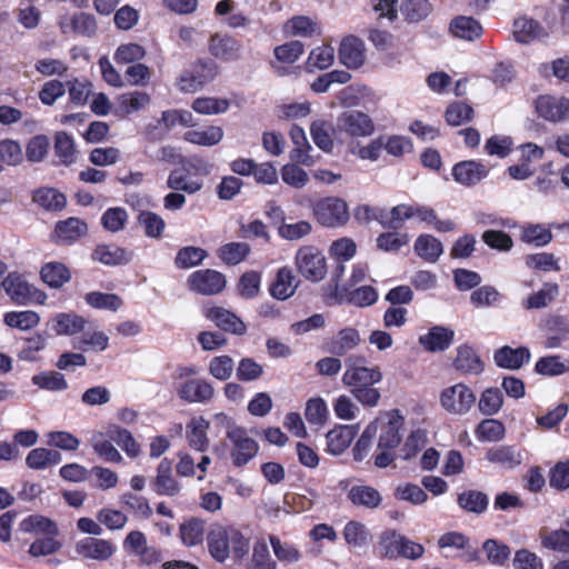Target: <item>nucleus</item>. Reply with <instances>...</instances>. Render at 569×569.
<instances>
[{
	"instance_id": "864d4df0",
	"label": "nucleus",
	"mask_w": 569,
	"mask_h": 569,
	"mask_svg": "<svg viewBox=\"0 0 569 569\" xmlns=\"http://www.w3.org/2000/svg\"><path fill=\"white\" fill-rule=\"evenodd\" d=\"M167 187L173 191H183L189 194L196 193L202 188V183L191 180L182 169L172 170L167 179Z\"/></svg>"
},
{
	"instance_id": "f8f14e48",
	"label": "nucleus",
	"mask_w": 569,
	"mask_h": 569,
	"mask_svg": "<svg viewBox=\"0 0 569 569\" xmlns=\"http://www.w3.org/2000/svg\"><path fill=\"white\" fill-rule=\"evenodd\" d=\"M511 33L515 41L521 44H530L548 37L547 29L538 20L527 14L515 18Z\"/></svg>"
},
{
	"instance_id": "9d476101",
	"label": "nucleus",
	"mask_w": 569,
	"mask_h": 569,
	"mask_svg": "<svg viewBox=\"0 0 569 569\" xmlns=\"http://www.w3.org/2000/svg\"><path fill=\"white\" fill-rule=\"evenodd\" d=\"M188 287L191 291L203 295L212 296L218 295L226 287L224 276L212 269L198 270L192 272L187 280Z\"/></svg>"
},
{
	"instance_id": "58836bf2",
	"label": "nucleus",
	"mask_w": 569,
	"mask_h": 569,
	"mask_svg": "<svg viewBox=\"0 0 569 569\" xmlns=\"http://www.w3.org/2000/svg\"><path fill=\"white\" fill-rule=\"evenodd\" d=\"M450 31L456 38L472 41L481 36L482 27L476 19L460 16L450 22Z\"/></svg>"
},
{
	"instance_id": "0eeeda50",
	"label": "nucleus",
	"mask_w": 569,
	"mask_h": 569,
	"mask_svg": "<svg viewBox=\"0 0 569 569\" xmlns=\"http://www.w3.org/2000/svg\"><path fill=\"white\" fill-rule=\"evenodd\" d=\"M373 130V121L367 113L361 111H345L337 118V131L350 137H369L372 134Z\"/></svg>"
},
{
	"instance_id": "6e6d98bb",
	"label": "nucleus",
	"mask_w": 569,
	"mask_h": 569,
	"mask_svg": "<svg viewBox=\"0 0 569 569\" xmlns=\"http://www.w3.org/2000/svg\"><path fill=\"white\" fill-rule=\"evenodd\" d=\"M503 396L498 388H487L480 395L478 408L485 416H493L500 411Z\"/></svg>"
},
{
	"instance_id": "39448f33",
	"label": "nucleus",
	"mask_w": 569,
	"mask_h": 569,
	"mask_svg": "<svg viewBox=\"0 0 569 569\" xmlns=\"http://www.w3.org/2000/svg\"><path fill=\"white\" fill-rule=\"evenodd\" d=\"M296 266L299 273L307 280L318 282L327 274L326 258L315 247H302L297 251Z\"/></svg>"
},
{
	"instance_id": "f257e3e1",
	"label": "nucleus",
	"mask_w": 569,
	"mask_h": 569,
	"mask_svg": "<svg viewBox=\"0 0 569 569\" xmlns=\"http://www.w3.org/2000/svg\"><path fill=\"white\" fill-rule=\"evenodd\" d=\"M381 368L377 365H368L360 357L346 359V370L342 375V383L350 388V393L366 407H377L381 395L375 388L382 381Z\"/></svg>"
},
{
	"instance_id": "de8ad7c7",
	"label": "nucleus",
	"mask_w": 569,
	"mask_h": 569,
	"mask_svg": "<svg viewBox=\"0 0 569 569\" xmlns=\"http://www.w3.org/2000/svg\"><path fill=\"white\" fill-rule=\"evenodd\" d=\"M48 345V335L36 332L24 340L22 348L18 352V358L22 361L33 362L39 360L38 353L46 349Z\"/></svg>"
},
{
	"instance_id": "603ef678",
	"label": "nucleus",
	"mask_w": 569,
	"mask_h": 569,
	"mask_svg": "<svg viewBox=\"0 0 569 569\" xmlns=\"http://www.w3.org/2000/svg\"><path fill=\"white\" fill-rule=\"evenodd\" d=\"M31 381L40 389L48 391H63L68 389L64 376L58 371H42L32 376Z\"/></svg>"
},
{
	"instance_id": "680f3d73",
	"label": "nucleus",
	"mask_w": 569,
	"mask_h": 569,
	"mask_svg": "<svg viewBox=\"0 0 569 569\" xmlns=\"http://www.w3.org/2000/svg\"><path fill=\"white\" fill-rule=\"evenodd\" d=\"M317 22L306 16L293 17L284 24V31L293 37H310L317 31Z\"/></svg>"
},
{
	"instance_id": "bb28decb",
	"label": "nucleus",
	"mask_w": 569,
	"mask_h": 569,
	"mask_svg": "<svg viewBox=\"0 0 569 569\" xmlns=\"http://www.w3.org/2000/svg\"><path fill=\"white\" fill-rule=\"evenodd\" d=\"M356 435V426H339L330 430L326 436L327 451L333 456L341 455L351 445Z\"/></svg>"
},
{
	"instance_id": "cd10ccee",
	"label": "nucleus",
	"mask_w": 569,
	"mask_h": 569,
	"mask_svg": "<svg viewBox=\"0 0 569 569\" xmlns=\"http://www.w3.org/2000/svg\"><path fill=\"white\" fill-rule=\"evenodd\" d=\"M297 287L298 281L293 272L289 268L283 267L278 270L269 291L277 300H287L295 295Z\"/></svg>"
},
{
	"instance_id": "412c9836",
	"label": "nucleus",
	"mask_w": 569,
	"mask_h": 569,
	"mask_svg": "<svg viewBox=\"0 0 569 569\" xmlns=\"http://www.w3.org/2000/svg\"><path fill=\"white\" fill-rule=\"evenodd\" d=\"M531 353L527 347L511 348L503 346L495 351V363L503 369L517 370L530 361Z\"/></svg>"
},
{
	"instance_id": "37998d69",
	"label": "nucleus",
	"mask_w": 569,
	"mask_h": 569,
	"mask_svg": "<svg viewBox=\"0 0 569 569\" xmlns=\"http://www.w3.org/2000/svg\"><path fill=\"white\" fill-rule=\"evenodd\" d=\"M539 538L543 548L562 553H569L568 530H548L547 528H541L539 531Z\"/></svg>"
},
{
	"instance_id": "052dcab7",
	"label": "nucleus",
	"mask_w": 569,
	"mask_h": 569,
	"mask_svg": "<svg viewBox=\"0 0 569 569\" xmlns=\"http://www.w3.org/2000/svg\"><path fill=\"white\" fill-rule=\"evenodd\" d=\"M559 293V287L556 283H545L536 293L530 295L523 306L527 309H539L547 307Z\"/></svg>"
},
{
	"instance_id": "69168bd1",
	"label": "nucleus",
	"mask_w": 569,
	"mask_h": 569,
	"mask_svg": "<svg viewBox=\"0 0 569 569\" xmlns=\"http://www.w3.org/2000/svg\"><path fill=\"white\" fill-rule=\"evenodd\" d=\"M335 60V49L329 44H322L311 50L308 60L307 68L311 71L313 69H327Z\"/></svg>"
},
{
	"instance_id": "7c9ffc66",
	"label": "nucleus",
	"mask_w": 569,
	"mask_h": 569,
	"mask_svg": "<svg viewBox=\"0 0 569 569\" xmlns=\"http://www.w3.org/2000/svg\"><path fill=\"white\" fill-rule=\"evenodd\" d=\"M486 459L505 469H513L522 462V455L511 446H498L487 450Z\"/></svg>"
},
{
	"instance_id": "6ab92c4d",
	"label": "nucleus",
	"mask_w": 569,
	"mask_h": 569,
	"mask_svg": "<svg viewBox=\"0 0 569 569\" xmlns=\"http://www.w3.org/2000/svg\"><path fill=\"white\" fill-rule=\"evenodd\" d=\"M203 315L227 332L243 335L247 330L244 322L239 317L222 307H208L203 310Z\"/></svg>"
},
{
	"instance_id": "1a4fd4ad",
	"label": "nucleus",
	"mask_w": 569,
	"mask_h": 569,
	"mask_svg": "<svg viewBox=\"0 0 569 569\" xmlns=\"http://www.w3.org/2000/svg\"><path fill=\"white\" fill-rule=\"evenodd\" d=\"M538 116L557 123L569 120V99L562 96H539L535 101Z\"/></svg>"
},
{
	"instance_id": "9b49d317",
	"label": "nucleus",
	"mask_w": 569,
	"mask_h": 569,
	"mask_svg": "<svg viewBox=\"0 0 569 569\" xmlns=\"http://www.w3.org/2000/svg\"><path fill=\"white\" fill-rule=\"evenodd\" d=\"M208 50L216 59L231 62L241 58L242 46L234 37L216 32L209 38Z\"/></svg>"
},
{
	"instance_id": "c9c22d12",
	"label": "nucleus",
	"mask_w": 569,
	"mask_h": 569,
	"mask_svg": "<svg viewBox=\"0 0 569 569\" xmlns=\"http://www.w3.org/2000/svg\"><path fill=\"white\" fill-rule=\"evenodd\" d=\"M208 547L212 558L223 562L231 552L228 529L220 527L211 530L208 536Z\"/></svg>"
},
{
	"instance_id": "4d7b16f0",
	"label": "nucleus",
	"mask_w": 569,
	"mask_h": 569,
	"mask_svg": "<svg viewBox=\"0 0 569 569\" xmlns=\"http://www.w3.org/2000/svg\"><path fill=\"white\" fill-rule=\"evenodd\" d=\"M91 446L94 452L104 461L114 463L122 461V456L120 452L102 432L93 435L91 439Z\"/></svg>"
},
{
	"instance_id": "09e8293b",
	"label": "nucleus",
	"mask_w": 569,
	"mask_h": 569,
	"mask_svg": "<svg viewBox=\"0 0 569 569\" xmlns=\"http://www.w3.org/2000/svg\"><path fill=\"white\" fill-rule=\"evenodd\" d=\"M191 108L197 113L204 116L220 114L228 111L230 101L226 98L200 97L193 100Z\"/></svg>"
},
{
	"instance_id": "4c0bfd02",
	"label": "nucleus",
	"mask_w": 569,
	"mask_h": 569,
	"mask_svg": "<svg viewBox=\"0 0 569 569\" xmlns=\"http://www.w3.org/2000/svg\"><path fill=\"white\" fill-rule=\"evenodd\" d=\"M413 218L419 222L431 226L438 232H450L456 229L453 221L439 219L436 211L425 204L415 203Z\"/></svg>"
},
{
	"instance_id": "3c124183",
	"label": "nucleus",
	"mask_w": 569,
	"mask_h": 569,
	"mask_svg": "<svg viewBox=\"0 0 569 569\" xmlns=\"http://www.w3.org/2000/svg\"><path fill=\"white\" fill-rule=\"evenodd\" d=\"M209 428V421L204 418H194L188 425L189 435L188 440L192 448L198 451H204L208 447L209 440L207 437V430Z\"/></svg>"
},
{
	"instance_id": "338daca9",
	"label": "nucleus",
	"mask_w": 569,
	"mask_h": 569,
	"mask_svg": "<svg viewBox=\"0 0 569 569\" xmlns=\"http://www.w3.org/2000/svg\"><path fill=\"white\" fill-rule=\"evenodd\" d=\"M206 257L207 252L202 248L188 246L178 251L174 263L180 269H188L200 264Z\"/></svg>"
},
{
	"instance_id": "8fccbe9b",
	"label": "nucleus",
	"mask_w": 569,
	"mask_h": 569,
	"mask_svg": "<svg viewBox=\"0 0 569 569\" xmlns=\"http://www.w3.org/2000/svg\"><path fill=\"white\" fill-rule=\"evenodd\" d=\"M535 370L542 376H560L569 372V360L559 355L542 357L536 362Z\"/></svg>"
},
{
	"instance_id": "bf43d9fd",
	"label": "nucleus",
	"mask_w": 569,
	"mask_h": 569,
	"mask_svg": "<svg viewBox=\"0 0 569 569\" xmlns=\"http://www.w3.org/2000/svg\"><path fill=\"white\" fill-rule=\"evenodd\" d=\"M475 435L479 441H499L505 436V426L499 420L485 419L477 426Z\"/></svg>"
},
{
	"instance_id": "2f4dec72",
	"label": "nucleus",
	"mask_w": 569,
	"mask_h": 569,
	"mask_svg": "<svg viewBox=\"0 0 569 569\" xmlns=\"http://www.w3.org/2000/svg\"><path fill=\"white\" fill-rule=\"evenodd\" d=\"M223 129L219 126H208L203 128L191 129L184 132L183 139L190 143L213 147L223 139Z\"/></svg>"
},
{
	"instance_id": "79ce46f5",
	"label": "nucleus",
	"mask_w": 569,
	"mask_h": 569,
	"mask_svg": "<svg viewBox=\"0 0 569 569\" xmlns=\"http://www.w3.org/2000/svg\"><path fill=\"white\" fill-rule=\"evenodd\" d=\"M40 276L46 284L54 289L61 288L71 278L69 269L57 261L46 263L40 270Z\"/></svg>"
},
{
	"instance_id": "5701e85b",
	"label": "nucleus",
	"mask_w": 569,
	"mask_h": 569,
	"mask_svg": "<svg viewBox=\"0 0 569 569\" xmlns=\"http://www.w3.org/2000/svg\"><path fill=\"white\" fill-rule=\"evenodd\" d=\"M488 174V169L481 162L475 160L461 161L452 168L455 181L462 186H475Z\"/></svg>"
},
{
	"instance_id": "dca6fc26",
	"label": "nucleus",
	"mask_w": 569,
	"mask_h": 569,
	"mask_svg": "<svg viewBox=\"0 0 569 569\" xmlns=\"http://www.w3.org/2000/svg\"><path fill=\"white\" fill-rule=\"evenodd\" d=\"M541 329L546 333L545 347L557 349L563 342L569 341V321L561 316H549L541 322Z\"/></svg>"
},
{
	"instance_id": "4be33fe9",
	"label": "nucleus",
	"mask_w": 569,
	"mask_h": 569,
	"mask_svg": "<svg viewBox=\"0 0 569 569\" xmlns=\"http://www.w3.org/2000/svg\"><path fill=\"white\" fill-rule=\"evenodd\" d=\"M59 27L64 34L74 32L84 37H91L96 33L97 22L93 16L80 12L73 16H62L59 20Z\"/></svg>"
},
{
	"instance_id": "4468645a",
	"label": "nucleus",
	"mask_w": 569,
	"mask_h": 569,
	"mask_svg": "<svg viewBox=\"0 0 569 569\" xmlns=\"http://www.w3.org/2000/svg\"><path fill=\"white\" fill-rule=\"evenodd\" d=\"M116 550L117 547L110 540L96 537H87L76 543V552L79 556L97 561L108 560Z\"/></svg>"
},
{
	"instance_id": "72a5a7b5",
	"label": "nucleus",
	"mask_w": 569,
	"mask_h": 569,
	"mask_svg": "<svg viewBox=\"0 0 569 569\" xmlns=\"http://www.w3.org/2000/svg\"><path fill=\"white\" fill-rule=\"evenodd\" d=\"M453 366L462 373L479 375L483 370V363L479 356L467 345L457 348Z\"/></svg>"
},
{
	"instance_id": "0e129e2a",
	"label": "nucleus",
	"mask_w": 569,
	"mask_h": 569,
	"mask_svg": "<svg viewBox=\"0 0 569 569\" xmlns=\"http://www.w3.org/2000/svg\"><path fill=\"white\" fill-rule=\"evenodd\" d=\"M204 523L198 519H190L180 526V537L187 547H193L202 542Z\"/></svg>"
},
{
	"instance_id": "5fc2aeb1",
	"label": "nucleus",
	"mask_w": 569,
	"mask_h": 569,
	"mask_svg": "<svg viewBox=\"0 0 569 569\" xmlns=\"http://www.w3.org/2000/svg\"><path fill=\"white\" fill-rule=\"evenodd\" d=\"M54 153L59 162L69 166L76 161V147L71 136L60 131L54 137Z\"/></svg>"
},
{
	"instance_id": "49530a36",
	"label": "nucleus",
	"mask_w": 569,
	"mask_h": 569,
	"mask_svg": "<svg viewBox=\"0 0 569 569\" xmlns=\"http://www.w3.org/2000/svg\"><path fill=\"white\" fill-rule=\"evenodd\" d=\"M3 322L10 328L27 331L39 325L40 316L33 310L9 311L4 313Z\"/></svg>"
},
{
	"instance_id": "ea45409f",
	"label": "nucleus",
	"mask_w": 569,
	"mask_h": 569,
	"mask_svg": "<svg viewBox=\"0 0 569 569\" xmlns=\"http://www.w3.org/2000/svg\"><path fill=\"white\" fill-rule=\"evenodd\" d=\"M139 226L143 229L147 238L159 240L163 237L166 230V221L163 218L149 210H142L137 217Z\"/></svg>"
},
{
	"instance_id": "c85d7f7f",
	"label": "nucleus",
	"mask_w": 569,
	"mask_h": 569,
	"mask_svg": "<svg viewBox=\"0 0 569 569\" xmlns=\"http://www.w3.org/2000/svg\"><path fill=\"white\" fill-rule=\"evenodd\" d=\"M343 272L345 264H339L332 274V283L322 287V299L326 305L335 306L348 302V286L341 281Z\"/></svg>"
},
{
	"instance_id": "6e6552de",
	"label": "nucleus",
	"mask_w": 569,
	"mask_h": 569,
	"mask_svg": "<svg viewBox=\"0 0 569 569\" xmlns=\"http://www.w3.org/2000/svg\"><path fill=\"white\" fill-rule=\"evenodd\" d=\"M218 73L213 62H199L192 70L186 71L178 80V88L182 92L193 93L211 82Z\"/></svg>"
},
{
	"instance_id": "e2e57ef3",
	"label": "nucleus",
	"mask_w": 569,
	"mask_h": 569,
	"mask_svg": "<svg viewBox=\"0 0 569 569\" xmlns=\"http://www.w3.org/2000/svg\"><path fill=\"white\" fill-rule=\"evenodd\" d=\"M521 240L536 247H543L552 240V233L543 224H527L522 228Z\"/></svg>"
},
{
	"instance_id": "f3484780",
	"label": "nucleus",
	"mask_w": 569,
	"mask_h": 569,
	"mask_svg": "<svg viewBox=\"0 0 569 569\" xmlns=\"http://www.w3.org/2000/svg\"><path fill=\"white\" fill-rule=\"evenodd\" d=\"M180 399L190 403H202L209 401L214 390L212 386L203 379H189L176 387Z\"/></svg>"
},
{
	"instance_id": "13d9d810",
	"label": "nucleus",
	"mask_w": 569,
	"mask_h": 569,
	"mask_svg": "<svg viewBox=\"0 0 569 569\" xmlns=\"http://www.w3.org/2000/svg\"><path fill=\"white\" fill-rule=\"evenodd\" d=\"M33 200L47 210H60L66 206L63 193L53 188H41L36 191Z\"/></svg>"
},
{
	"instance_id": "2eb2a0df",
	"label": "nucleus",
	"mask_w": 569,
	"mask_h": 569,
	"mask_svg": "<svg viewBox=\"0 0 569 569\" xmlns=\"http://www.w3.org/2000/svg\"><path fill=\"white\" fill-rule=\"evenodd\" d=\"M305 52L303 44L298 40H292L273 49V59L270 60V67L280 76L286 74L287 67L293 64Z\"/></svg>"
},
{
	"instance_id": "a19ab883",
	"label": "nucleus",
	"mask_w": 569,
	"mask_h": 569,
	"mask_svg": "<svg viewBox=\"0 0 569 569\" xmlns=\"http://www.w3.org/2000/svg\"><path fill=\"white\" fill-rule=\"evenodd\" d=\"M333 132L332 123L323 119L315 120L310 126V134L315 144L325 152H331L333 149Z\"/></svg>"
},
{
	"instance_id": "e433bc0d",
	"label": "nucleus",
	"mask_w": 569,
	"mask_h": 569,
	"mask_svg": "<svg viewBox=\"0 0 569 569\" xmlns=\"http://www.w3.org/2000/svg\"><path fill=\"white\" fill-rule=\"evenodd\" d=\"M347 497L355 506L368 509L377 508L382 500L377 489L365 485L351 487Z\"/></svg>"
},
{
	"instance_id": "a211bd4d",
	"label": "nucleus",
	"mask_w": 569,
	"mask_h": 569,
	"mask_svg": "<svg viewBox=\"0 0 569 569\" xmlns=\"http://www.w3.org/2000/svg\"><path fill=\"white\" fill-rule=\"evenodd\" d=\"M151 487L160 496L174 497L180 492L181 487L172 475V461L168 458L159 462Z\"/></svg>"
},
{
	"instance_id": "ddd939ff",
	"label": "nucleus",
	"mask_w": 569,
	"mask_h": 569,
	"mask_svg": "<svg viewBox=\"0 0 569 569\" xmlns=\"http://www.w3.org/2000/svg\"><path fill=\"white\" fill-rule=\"evenodd\" d=\"M2 288L10 299L17 305H26L31 296L38 295V301L43 302L46 293L31 287L22 276L11 272L2 281Z\"/></svg>"
},
{
	"instance_id": "f03ea898",
	"label": "nucleus",
	"mask_w": 569,
	"mask_h": 569,
	"mask_svg": "<svg viewBox=\"0 0 569 569\" xmlns=\"http://www.w3.org/2000/svg\"><path fill=\"white\" fill-rule=\"evenodd\" d=\"M369 425H377L379 453L375 457V465L378 468H387L395 461V449L402 440L403 418L396 411H390L379 416Z\"/></svg>"
},
{
	"instance_id": "a878e982",
	"label": "nucleus",
	"mask_w": 569,
	"mask_h": 569,
	"mask_svg": "<svg viewBox=\"0 0 569 569\" xmlns=\"http://www.w3.org/2000/svg\"><path fill=\"white\" fill-rule=\"evenodd\" d=\"M455 331L443 326H433L430 330L419 337V343L430 352L443 351L452 343Z\"/></svg>"
},
{
	"instance_id": "473e14b6",
	"label": "nucleus",
	"mask_w": 569,
	"mask_h": 569,
	"mask_svg": "<svg viewBox=\"0 0 569 569\" xmlns=\"http://www.w3.org/2000/svg\"><path fill=\"white\" fill-rule=\"evenodd\" d=\"M413 250L419 258L433 263L442 254L443 246L436 237L423 233L416 239Z\"/></svg>"
},
{
	"instance_id": "c756f323",
	"label": "nucleus",
	"mask_w": 569,
	"mask_h": 569,
	"mask_svg": "<svg viewBox=\"0 0 569 569\" xmlns=\"http://www.w3.org/2000/svg\"><path fill=\"white\" fill-rule=\"evenodd\" d=\"M87 230L88 228L84 221L72 217L57 223L52 239L57 243L72 242L86 234Z\"/></svg>"
},
{
	"instance_id": "c03bdc74",
	"label": "nucleus",
	"mask_w": 569,
	"mask_h": 569,
	"mask_svg": "<svg viewBox=\"0 0 569 569\" xmlns=\"http://www.w3.org/2000/svg\"><path fill=\"white\" fill-rule=\"evenodd\" d=\"M92 257L103 264L117 266L130 261L131 253L113 244H102L96 248Z\"/></svg>"
},
{
	"instance_id": "20e7f679",
	"label": "nucleus",
	"mask_w": 569,
	"mask_h": 569,
	"mask_svg": "<svg viewBox=\"0 0 569 569\" xmlns=\"http://www.w3.org/2000/svg\"><path fill=\"white\" fill-rule=\"evenodd\" d=\"M316 220L323 227H340L349 220V209L345 200L327 197L318 200L312 208Z\"/></svg>"
},
{
	"instance_id": "aec40b11",
	"label": "nucleus",
	"mask_w": 569,
	"mask_h": 569,
	"mask_svg": "<svg viewBox=\"0 0 569 569\" xmlns=\"http://www.w3.org/2000/svg\"><path fill=\"white\" fill-rule=\"evenodd\" d=\"M339 61L349 69L360 68L366 60L365 43L357 37H346L339 47Z\"/></svg>"
},
{
	"instance_id": "774afa93",
	"label": "nucleus",
	"mask_w": 569,
	"mask_h": 569,
	"mask_svg": "<svg viewBox=\"0 0 569 569\" xmlns=\"http://www.w3.org/2000/svg\"><path fill=\"white\" fill-rule=\"evenodd\" d=\"M250 252V246L246 242H230L219 249V257L228 264H238L243 261Z\"/></svg>"
},
{
	"instance_id": "7ed1b4c3",
	"label": "nucleus",
	"mask_w": 569,
	"mask_h": 569,
	"mask_svg": "<svg viewBox=\"0 0 569 569\" xmlns=\"http://www.w3.org/2000/svg\"><path fill=\"white\" fill-rule=\"evenodd\" d=\"M476 395L462 382L455 383L440 391V407L451 416L467 415L476 403Z\"/></svg>"
},
{
	"instance_id": "393cba45",
	"label": "nucleus",
	"mask_w": 569,
	"mask_h": 569,
	"mask_svg": "<svg viewBox=\"0 0 569 569\" xmlns=\"http://www.w3.org/2000/svg\"><path fill=\"white\" fill-rule=\"evenodd\" d=\"M360 342V332L356 328L346 327L327 342V351L337 357H342L357 348Z\"/></svg>"
},
{
	"instance_id": "a18cd8bd",
	"label": "nucleus",
	"mask_w": 569,
	"mask_h": 569,
	"mask_svg": "<svg viewBox=\"0 0 569 569\" xmlns=\"http://www.w3.org/2000/svg\"><path fill=\"white\" fill-rule=\"evenodd\" d=\"M61 462V455L56 450L46 448L32 449L27 458L26 463L29 468L40 470Z\"/></svg>"
},
{
	"instance_id": "423d86ee",
	"label": "nucleus",
	"mask_w": 569,
	"mask_h": 569,
	"mask_svg": "<svg viewBox=\"0 0 569 569\" xmlns=\"http://www.w3.org/2000/svg\"><path fill=\"white\" fill-rule=\"evenodd\" d=\"M230 458L236 467L246 466L259 450L258 442L244 428H232L229 431Z\"/></svg>"
},
{
	"instance_id": "f704fd0d",
	"label": "nucleus",
	"mask_w": 569,
	"mask_h": 569,
	"mask_svg": "<svg viewBox=\"0 0 569 569\" xmlns=\"http://www.w3.org/2000/svg\"><path fill=\"white\" fill-rule=\"evenodd\" d=\"M19 530L33 536L58 535L57 525L41 515H31L19 523Z\"/></svg>"
},
{
	"instance_id": "b1692460",
	"label": "nucleus",
	"mask_w": 569,
	"mask_h": 569,
	"mask_svg": "<svg viewBox=\"0 0 569 569\" xmlns=\"http://www.w3.org/2000/svg\"><path fill=\"white\" fill-rule=\"evenodd\" d=\"M86 322L74 312H58L52 315L49 326L57 336H74L84 330Z\"/></svg>"
}]
</instances>
